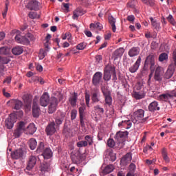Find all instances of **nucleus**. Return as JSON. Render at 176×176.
<instances>
[{"label": "nucleus", "mask_w": 176, "mask_h": 176, "mask_svg": "<svg viewBox=\"0 0 176 176\" xmlns=\"http://www.w3.org/2000/svg\"><path fill=\"white\" fill-rule=\"evenodd\" d=\"M140 65H141V56H138L135 63L129 67V71L131 74H135L137 71H138V68H140Z\"/></svg>", "instance_id": "10"}, {"label": "nucleus", "mask_w": 176, "mask_h": 176, "mask_svg": "<svg viewBox=\"0 0 176 176\" xmlns=\"http://www.w3.org/2000/svg\"><path fill=\"white\" fill-rule=\"evenodd\" d=\"M150 112H155V111H160V107H159V102L157 101H153L149 104L148 107Z\"/></svg>", "instance_id": "18"}, {"label": "nucleus", "mask_w": 176, "mask_h": 176, "mask_svg": "<svg viewBox=\"0 0 176 176\" xmlns=\"http://www.w3.org/2000/svg\"><path fill=\"white\" fill-rule=\"evenodd\" d=\"M123 53H124V48H118L113 53V58L114 60H118L119 57H122L123 56Z\"/></svg>", "instance_id": "21"}, {"label": "nucleus", "mask_w": 176, "mask_h": 176, "mask_svg": "<svg viewBox=\"0 0 176 176\" xmlns=\"http://www.w3.org/2000/svg\"><path fill=\"white\" fill-rule=\"evenodd\" d=\"M147 6L153 7L155 6V1L154 0H148V2L146 4Z\"/></svg>", "instance_id": "63"}, {"label": "nucleus", "mask_w": 176, "mask_h": 176, "mask_svg": "<svg viewBox=\"0 0 176 176\" xmlns=\"http://www.w3.org/2000/svg\"><path fill=\"white\" fill-rule=\"evenodd\" d=\"M36 145H38V143L35 139L32 138L29 140V146L32 151H34L36 148Z\"/></svg>", "instance_id": "34"}, {"label": "nucleus", "mask_w": 176, "mask_h": 176, "mask_svg": "<svg viewBox=\"0 0 176 176\" xmlns=\"http://www.w3.org/2000/svg\"><path fill=\"white\" fill-rule=\"evenodd\" d=\"M162 153L163 159L166 162V163H170V157H168V155H167V152L164 148L162 150Z\"/></svg>", "instance_id": "44"}, {"label": "nucleus", "mask_w": 176, "mask_h": 176, "mask_svg": "<svg viewBox=\"0 0 176 176\" xmlns=\"http://www.w3.org/2000/svg\"><path fill=\"white\" fill-rule=\"evenodd\" d=\"M15 41L17 43H21L22 45H25L30 43V40L25 36H21V35L18 34L15 36Z\"/></svg>", "instance_id": "17"}, {"label": "nucleus", "mask_w": 176, "mask_h": 176, "mask_svg": "<svg viewBox=\"0 0 176 176\" xmlns=\"http://www.w3.org/2000/svg\"><path fill=\"white\" fill-rule=\"evenodd\" d=\"M85 102L87 107H90V95L85 93Z\"/></svg>", "instance_id": "58"}, {"label": "nucleus", "mask_w": 176, "mask_h": 176, "mask_svg": "<svg viewBox=\"0 0 176 176\" xmlns=\"http://www.w3.org/2000/svg\"><path fill=\"white\" fill-rule=\"evenodd\" d=\"M78 148H83L85 146H87V141H80L77 142Z\"/></svg>", "instance_id": "51"}, {"label": "nucleus", "mask_w": 176, "mask_h": 176, "mask_svg": "<svg viewBox=\"0 0 176 176\" xmlns=\"http://www.w3.org/2000/svg\"><path fill=\"white\" fill-rule=\"evenodd\" d=\"M22 99L25 104V111L28 112L31 111V104L32 102V95L30 94H26L23 96Z\"/></svg>", "instance_id": "5"}, {"label": "nucleus", "mask_w": 176, "mask_h": 176, "mask_svg": "<svg viewBox=\"0 0 176 176\" xmlns=\"http://www.w3.org/2000/svg\"><path fill=\"white\" fill-rule=\"evenodd\" d=\"M58 105V100L56 97H52L48 108V113H54Z\"/></svg>", "instance_id": "6"}, {"label": "nucleus", "mask_w": 176, "mask_h": 176, "mask_svg": "<svg viewBox=\"0 0 176 176\" xmlns=\"http://www.w3.org/2000/svg\"><path fill=\"white\" fill-rule=\"evenodd\" d=\"M26 8L29 10H39V2L37 1H31L28 3Z\"/></svg>", "instance_id": "15"}, {"label": "nucleus", "mask_w": 176, "mask_h": 176, "mask_svg": "<svg viewBox=\"0 0 176 176\" xmlns=\"http://www.w3.org/2000/svg\"><path fill=\"white\" fill-rule=\"evenodd\" d=\"M127 135H129V132L127 131H118L116 133L114 139L118 145H120L121 144V148L124 145V143L123 142H124V138H126Z\"/></svg>", "instance_id": "4"}, {"label": "nucleus", "mask_w": 176, "mask_h": 176, "mask_svg": "<svg viewBox=\"0 0 176 176\" xmlns=\"http://www.w3.org/2000/svg\"><path fill=\"white\" fill-rule=\"evenodd\" d=\"M115 140H113V139H109L107 140V145L109 148H113V146H115Z\"/></svg>", "instance_id": "57"}, {"label": "nucleus", "mask_w": 176, "mask_h": 176, "mask_svg": "<svg viewBox=\"0 0 176 176\" xmlns=\"http://www.w3.org/2000/svg\"><path fill=\"white\" fill-rule=\"evenodd\" d=\"M135 168H136V166H135V164L131 163L130 165H129V173H135Z\"/></svg>", "instance_id": "60"}, {"label": "nucleus", "mask_w": 176, "mask_h": 176, "mask_svg": "<svg viewBox=\"0 0 176 176\" xmlns=\"http://www.w3.org/2000/svg\"><path fill=\"white\" fill-rule=\"evenodd\" d=\"M102 93L105 98L106 105L111 107L112 105V96H111V94L105 92L104 91H102Z\"/></svg>", "instance_id": "24"}, {"label": "nucleus", "mask_w": 176, "mask_h": 176, "mask_svg": "<svg viewBox=\"0 0 176 176\" xmlns=\"http://www.w3.org/2000/svg\"><path fill=\"white\" fill-rule=\"evenodd\" d=\"M23 133L24 132L21 131V129L16 128V129L14 131V135L15 138H19V137H20Z\"/></svg>", "instance_id": "47"}, {"label": "nucleus", "mask_w": 176, "mask_h": 176, "mask_svg": "<svg viewBox=\"0 0 176 176\" xmlns=\"http://www.w3.org/2000/svg\"><path fill=\"white\" fill-rule=\"evenodd\" d=\"M128 54L131 57H135L140 54V48L137 47H133L129 50Z\"/></svg>", "instance_id": "25"}, {"label": "nucleus", "mask_w": 176, "mask_h": 176, "mask_svg": "<svg viewBox=\"0 0 176 176\" xmlns=\"http://www.w3.org/2000/svg\"><path fill=\"white\" fill-rule=\"evenodd\" d=\"M131 122H133L131 120H125L120 122L118 124V126L121 129H126V130H129V129H131V126H133V123Z\"/></svg>", "instance_id": "14"}, {"label": "nucleus", "mask_w": 176, "mask_h": 176, "mask_svg": "<svg viewBox=\"0 0 176 176\" xmlns=\"http://www.w3.org/2000/svg\"><path fill=\"white\" fill-rule=\"evenodd\" d=\"M57 131V129L56 128V123L54 122H52L50 123L45 129V133L47 135H53Z\"/></svg>", "instance_id": "9"}, {"label": "nucleus", "mask_w": 176, "mask_h": 176, "mask_svg": "<svg viewBox=\"0 0 176 176\" xmlns=\"http://www.w3.org/2000/svg\"><path fill=\"white\" fill-rule=\"evenodd\" d=\"M24 155V152L23 151L22 149H18L15 151H13L11 153V157H12V159H20L22 156H23Z\"/></svg>", "instance_id": "22"}, {"label": "nucleus", "mask_w": 176, "mask_h": 176, "mask_svg": "<svg viewBox=\"0 0 176 176\" xmlns=\"http://www.w3.org/2000/svg\"><path fill=\"white\" fill-rule=\"evenodd\" d=\"M47 52H49V51L44 50L43 49L40 50V52L38 54V57H39L40 60H43L45 58L46 54H47Z\"/></svg>", "instance_id": "42"}, {"label": "nucleus", "mask_w": 176, "mask_h": 176, "mask_svg": "<svg viewBox=\"0 0 176 176\" xmlns=\"http://www.w3.org/2000/svg\"><path fill=\"white\" fill-rule=\"evenodd\" d=\"M35 164H36V157L32 155L29 158L27 169L32 170V168H34L35 166Z\"/></svg>", "instance_id": "19"}, {"label": "nucleus", "mask_w": 176, "mask_h": 176, "mask_svg": "<svg viewBox=\"0 0 176 176\" xmlns=\"http://www.w3.org/2000/svg\"><path fill=\"white\" fill-rule=\"evenodd\" d=\"M1 63L4 65V64H9L10 63V58H6V57H3L1 59Z\"/></svg>", "instance_id": "55"}, {"label": "nucleus", "mask_w": 176, "mask_h": 176, "mask_svg": "<svg viewBox=\"0 0 176 176\" xmlns=\"http://www.w3.org/2000/svg\"><path fill=\"white\" fill-rule=\"evenodd\" d=\"M91 30H102V25L98 22L96 23H91L90 24Z\"/></svg>", "instance_id": "37"}, {"label": "nucleus", "mask_w": 176, "mask_h": 176, "mask_svg": "<svg viewBox=\"0 0 176 176\" xmlns=\"http://www.w3.org/2000/svg\"><path fill=\"white\" fill-rule=\"evenodd\" d=\"M85 109L83 107H80L79 108L80 119H81V122H82V120L83 119V116L85 115Z\"/></svg>", "instance_id": "54"}, {"label": "nucleus", "mask_w": 176, "mask_h": 176, "mask_svg": "<svg viewBox=\"0 0 176 176\" xmlns=\"http://www.w3.org/2000/svg\"><path fill=\"white\" fill-rule=\"evenodd\" d=\"M85 48H86V43H80L76 45V49L78 50H84V49Z\"/></svg>", "instance_id": "53"}, {"label": "nucleus", "mask_w": 176, "mask_h": 176, "mask_svg": "<svg viewBox=\"0 0 176 176\" xmlns=\"http://www.w3.org/2000/svg\"><path fill=\"white\" fill-rule=\"evenodd\" d=\"M171 98H173V96L170 93L161 94L157 97L159 101H164L165 102H168Z\"/></svg>", "instance_id": "16"}, {"label": "nucleus", "mask_w": 176, "mask_h": 176, "mask_svg": "<svg viewBox=\"0 0 176 176\" xmlns=\"http://www.w3.org/2000/svg\"><path fill=\"white\" fill-rule=\"evenodd\" d=\"M10 102H11L12 105H14V108L16 111H19V109H21V107H23V102L19 99H12Z\"/></svg>", "instance_id": "20"}, {"label": "nucleus", "mask_w": 176, "mask_h": 176, "mask_svg": "<svg viewBox=\"0 0 176 176\" xmlns=\"http://www.w3.org/2000/svg\"><path fill=\"white\" fill-rule=\"evenodd\" d=\"M45 149V143L40 142L38 148H37V152H42Z\"/></svg>", "instance_id": "59"}, {"label": "nucleus", "mask_w": 176, "mask_h": 176, "mask_svg": "<svg viewBox=\"0 0 176 176\" xmlns=\"http://www.w3.org/2000/svg\"><path fill=\"white\" fill-rule=\"evenodd\" d=\"M28 16L30 17V19H32L33 20H34L35 19H40L41 18V16L35 12H30L28 14Z\"/></svg>", "instance_id": "43"}, {"label": "nucleus", "mask_w": 176, "mask_h": 176, "mask_svg": "<svg viewBox=\"0 0 176 176\" xmlns=\"http://www.w3.org/2000/svg\"><path fill=\"white\" fill-rule=\"evenodd\" d=\"M41 170L43 173H46V171H49V165L47 163L41 164Z\"/></svg>", "instance_id": "49"}, {"label": "nucleus", "mask_w": 176, "mask_h": 176, "mask_svg": "<svg viewBox=\"0 0 176 176\" xmlns=\"http://www.w3.org/2000/svg\"><path fill=\"white\" fill-rule=\"evenodd\" d=\"M43 156L44 159H50L53 156V153L50 148H47L43 153Z\"/></svg>", "instance_id": "30"}, {"label": "nucleus", "mask_w": 176, "mask_h": 176, "mask_svg": "<svg viewBox=\"0 0 176 176\" xmlns=\"http://www.w3.org/2000/svg\"><path fill=\"white\" fill-rule=\"evenodd\" d=\"M145 116V111L142 109L135 111L132 116H131V120L133 123H137L140 120H142V118Z\"/></svg>", "instance_id": "3"}, {"label": "nucleus", "mask_w": 176, "mask_h": 176, "mask_svg": "<svg viewBox=\"0 0 176 176\" xmlns=\"http://www.w3.org/2000/svg\"><path fill=\"white\" fill-rule=\"evenodd\" d=\"M41 114V109L38 106V99L34 98L33 100V107H32V115L34 118H39Z\"/></svg>", "instance_id": "7"}, {"label": "nucleus", "mask_w": 176, "mask_h": 176, "mask_svg": "<svg viewBox=\"0 0 176 176\" xmlns=\"http://www.w3.org/2000/svg\"><path fill=\"white\" fill-rule=\"evenodd\" d=\"M12 52L14 56H20V54H22L23 52H24V50L23 47L18 46L13 48Z\"/></svg>", "instance_id": "33"}, {"label": "nucleus", "mask_w": 176, "mask_h": 176, "mask_svg": "<svg viewBox=\"0 0 176 176\" xmlns=\"http://www.w3.org/2000/svg\"><path fill=\"white\" fill-rule=\"evenodd\" d=\"M78 115V111L76 109L72 110L71 112V119L72 120H74V119H76V116Z\"/></svg>", "instance_id": "56"}, {"label": "nucleus", "mask_w": 176, "mask_h": 176, "mask_svg": "<svg viewBox=\"0 0 176 176\" xmlns=\"http://www.w3.org/2000/svg\"><path fill=\"white\" fill-rule=\"evenodd\" d=\"M167 20L169 21L170 24H172V25H176L175 19H174L173 15L169 14L168 16L167 17Z\"/></svg>", "instance_id": "50"}, {"label": "nucleus", "mask_w": 176, "mask_h": 176, "mask_svg": "<svg viewBox=\"0 0 176 176\" xmlns=\"http://www.w3.org/2000/svg\"><path fill=\"white\" fill-rule=\"evenodd\" d=\"M109 156L111 162H115V160H116V153H113V151H110L109 153Z\"/></svg>", "instance_id": "52"}, {"label": "nucleus", "mask_w": 176, "mask_h": 176, "mask_svg": "<svg viewBox=\"0 0 176 176\" xmlns=\"http://www.w3.org/2000/svg\"><path fill=\"white\" fill-rule=\"evenodd\" d=\"M26 131L27 133H29V134H34V133L36 131V127H35V124L34 123L30 124L26 127Z\"/></svg>", "instance_id": "29"}, {"label": "nucleus", "mask_w": 176, "mask_h": 176, "mask_svg": "<svg viewBox=\"0 0 176 176\" xmlns=\"http://www.w3.org/2000/svg\"><path fill=\"white\" fill-rule=\"evenodd\" d=\"M145 96H146L145 90L133 91V97H134L135 100H142V98H145Z\"/></svg>", "instance_id": "13"}, {"label": "nucleus", "mask_w": 176, "mask_h": 176, "mask_svg": "<svg viewBox=\"0 0 176 176\" xmlns=\"http://www.w3.org/2000/svg\"><path fill=\"white\" fill-rule=\"evenodd\" d=\"M109 22L111 26L113 32H116V19L112 16H109Z\"/></svg>", "instance_id": "26"}, {"label": "nucleus", "mask_w": 176, "mask_h": 176, "mask_svg": "<svg viewBox=\"0 0 176 176\" xmlns=\"http://www.w3.org/2000/svg\"><path fill=\"white\" fill-rule=\"evenodd\" d=\"M63 120V118H56L55 120L56 124H57L58 126L60 124H62Z\"/></svg>", "instance_id": "64"}, {"label": "nucleus", "mask_w": 176, "mask_h": 176, "mask_svg": "<svg viewBox=\"0 0 176 176\" xmlns=\"http://www.w3.org/2000/svg\"><path fill=\"white\" fill-rule=\"evenodd\" d=\"M101 79H102V73L100 72L95 73L92 79L93 85H94V86H97L101 82Z\"/></svg>", "instance_id": "12"}, {"label": "nucleus", "mask_w": 176, "mask_h": 176, "mask_svg": "<svg viewBox=\"0 0 176 176\" xmlns=\"http://www.w3.org/2000/svg\"><path fill=\"white\" fill-rule=\"evenodd\" d=\"M69 101L72 107H76V102L78 101V94L75 93L74 96H71Z\"/></svg>", "instance_id": "31"}, {"label": "nucleus", "mask_w": 176, "mask_h": 176, "mask_svg": "<svg viewBox=\"0 0 176 176\" xmlns=\"http://www.w3.org/2000/svg\"><path fill=\"white\" fill-rule=\"evenodd\" d=\"M8 3H6V8L4 12L2 13L3 14V19H5V17H6V14H8Z\"/></svg>", "instance_id": "62"}, {"label": "nucleus", "mask_w": 176, "mask_h": 176, "mask_svg": "<svg viewBox=\"0 0 176 176\" xmlns=\"http://www.w3.org/2000/svg\"><path fill=\"white\" fill-rule=\"evenodd\" d=\"M72 162L74 163V164H79V163L82 162V158L79 154L78 155H72L71 156Z\"/></svg>", "instance_id": "28"}, {"label": "nucleus", "mask_w": 176, "mask_h": 176, "mask_svg": "<svg viewBox=\"0 0 176 176\" xmlns=\"http://www.w3.org/2000/svg\"><path fill=\"white\" fill-rule=\"evenodd\" d=\"M155 64V56L153 54L148 55L144 61V65L143 68L144 71H146V72L149 69V68L150 71H155V68H156Z\"/></svg>", "instance_id": "1"}, {"label": "nucleus", "mask_w": 176, "mask_h": 176, "mask_svg": "<svg viewBox=\"0 0 176 176\" xmlns=\"http://www.w3.org/2000/svg\"><path fill=\"white\" fill-rule=\"evenodd\" d=\"M150 20L151 21V24H152L153 27H154V28H155V30H160V22H157V21L153 19V17H151Z\"/></svg>", "instance_id": "38"}, {"label": "nucleus", "mask_w": 176, "mask_h": 176, "mask_svg": "<svg viewBox=\"0 0 176 176\" xmlns=\"http://www.w3.org/2000/svg\"><path fill=\"white\" fill-rule=\"evenodd\" d=\"M174 75V69L168 68L165 73L166 79H170Z\"/></svg>", "instance_id": "40"}, {"label": "nucleus", "mask_w": 176, "mask_h": 176, "mask_svg": "<svg viewBox=\"0 0 176 176\" xmlns=\"http://www.w3.org/2000/svg\"><path fill=\"white\" fill-rule=\"evenodd\" d=\"M10 53V50L8 47H0V54L2 56H6Z\"/></svg>", "instance_id": "36"}, {"label": "nucleus", "mask_w": 176, "mask_h": 176, "mask_svg": "<svg viewBox=\"0 0 176 176\" xmlns=\"http://www.w3.org/2000/svg\"><path fill=\"white\" fill-rule=\"evenodd\" d=\"M17 128L19 129V130H21V131H26V130H27V128H25V122H20L19 123V124H18V126H17Z\"/></svg>", "instance_id": "45"}, {"label": "nucleus", "mask_w": 176, "mask_h": 176, "mask_svg": "<svg viewBox=\"0 0 176 176\" xmlns=\"http://www.w3.org/2000/svg\"><path fill=\"white\" fill-rule=\"evenodd\" d=\"M6 71H7L6 66H5L4 65H0V74H1V76H3V72H5Z\"/></svg>", "instance_id": "61"}, {"label": "nucleus", "mask_w": 176, "mask_h": 176, "mask_svg": "<svg viewBox=\"0 0 176 176\" xmlns=\"http://www.w3.org/2000/svg\"><path fill=\"white\" fill-rule=\"evenodd\" d=\"M112 72H115V67L111 64H108L105 66L104 69L103 79L105 82H109L111 78H112Z\"/></svg>", "instance_id": "2"}, {"label": "nucleus", "mask_w": 176, "mask_h": 176, "mask_svg": "<svg viewBox=\"0 0 176 176\" xmlns=\"http://www.w3.org/2000/svg\"><path fill=\"white\" fill-rule=\"evenodd\" d=\"M94 111L98 115H104V108L100 107V105H96L94 107Z\"/></svg>", "instance_id": "41"}, {"label": "nucleus", "mask_w": 176, "mask_h": 176, "mask_svg": "<svg viewBox=\"0 0 176 176\" xmlns=\"http://www.w3.org/2000/svg\"><path fill=\"white\" fill-rule=\"evenodd\" d=\"M6 125L7 129H13L14 124L12 122V120L10 118L6 120Z\"/></svg>", "instance_id": "48"}, {"label": "nucleus", "mask_w": 176, "mask_h": 176, "mask_svg": "<svg viewBox=\"0 0 176 176\" xmlns=\"http://www.w3.org/2000/svg\"><path fill=\"white\" fill-rule=\"evenodd\" d=\"M113 170H115V167L113 166V165H112V164L108 165L103 170V173L104 174H110V173H112V171H113Z\"/></svg>", "instance_id": "35"}, {"label": "nucleus", "mask_w": 176, "mask_h": 176, "mask_svg": "<svg viewBox=\"0 0 176 176\" xmlns=\"http://www.w3.org/2000/svg\"><path fill=\"white\" fill-rule=\"evenodd\" d=\"M158 60L160 61V63H163V61H167V60H168V54H167L166 52L162 53L160 55Z\"/></svg>", "instance_id": "39"}, {"label": "nucleus", "mask_w": 176, "mask_h": 176, "mask_svg": "<svg viewBox=\"0 0 176 176\" xmlns=\"http://www.w3.org/2000/svg\"><path fill=\"white\" fill-rule=\"evenodd\" d=\"M91 100L94 102H98L100 101V91L96 89V91L93 93Z\"/></svg>", "instance_id": "32"}, {"label": "nucleus", "mask_w": 176, "mask_h": 176, "mask_svg": "<svg viewBox=\"0 0 176 176\" xmlns=\"http://www.w3.org/2000/svg\"><path fill=\"white\" fill-rule=\"evenodd\" d=\"M155 80L160 82L162 80V67H157L154 75Z\"/></svg>", "instance_id": "23"}, {"label": "nucleus", "mask_w": 176, "mask_h": 176, "mask_svg": "<svg viewBox=\"0 0 176 176\" xmlns=\"http://www.w3.org/2000/svg\"><path fill=\"white\" fill-rule=\"evenodd\" d=\"M85 141L87 142V145H93V137L91 135H86L85 137Z\"/></svg>", "instance_id": "46"}, {"label": "nucleus", "mask_w": 176, "mask_h": 176, "mask_svg": "<svg viewBox=\"0 0 176 176\" xmlns=\"http://www.w3.org/2000/svg\"><path fill=\"white\" fill-rule=\"evenodd\" d=\"M144 89V81H138L133 87V91H140Z\"/></svg>", "instance_id": "27"}, {"label": "nucleus", "mask_w": 176, "mask_h": 176, "mask_svg": "<svg viewBox=\"0 0 176 176\" xmlns=\"http://www.w3.org/2000/svg\"><path fill=\"white\" fill-rule=\"evenodd\" d=\"M133 157L131 153H126L120 160L121 166H127L131 162Z\"/></svg>", "instance_id": "11"}, {"label": "nucleus", "mask_w": 176, "mask_h": 176, "mask_svg": "<svg viewBox=\"0 0 176 176\" xmlns=\"http://www.w3.org/2000/svg\"><path fill=\"white\" fill-rule=\"evenodd\" d=\"M50 101V96L47 92L43 93L40 98V104L41 107H47L49 102Z\"/></svg>", "instance_id": "8"}]
</instances>
